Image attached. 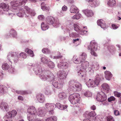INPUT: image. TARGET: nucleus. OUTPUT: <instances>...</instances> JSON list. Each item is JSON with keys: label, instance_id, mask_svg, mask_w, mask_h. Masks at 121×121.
<instances>
[{"label": "nucleus", "instance_id": "f257e3e1", "mask_svg": "<svg viewBox=\"0 0 121 121\" xmlns=\"http://www.w3.org/2000/svg\"><path fill=\"white\" fill-rule=\"evenodd\" d=\"M27 112L29 113L27 118L29 121H37L39 119L36 118L35 113L36 110L35 107L33 106H30L27 109Z\"/></svg>", "mask_w": 121, "mask_h": 121}, {"label": "nucleus", "instance_id": "f03ea898", "mask_svg": "<svg viewBox=\"0 0 121 121\" xmlns=\"http://www.w3.org/2000/svg\"><path fill=\"white\" fill-rule=\"evenodd\" d=\"M80 99V95L78 93H74L70 95L69 98V100L71 103L75 105L76 107L79 106Z\"/></svg>", "mask_w": 121, "mask_h": 121}, {"label": "nucleus", "instance_id": "7ed1b4c3", "mask_svg": "<svg viewBox=\"0 0 121 121\" xmlns=\"http://www.w3.org/2000/svg\"><path fill=\"white\" fill-rule=\"evenodd\" d=\"M69 84L71 90H75V88L78 91H81L82 89V85L81 84L78 82H76L74 80H71L69 81Z\"/></svg>", "mask_w": 121, "mask_h": 121}, {"label": "nucleus", "instance_id": "20e7f679", "mask_svg": "<svg viewBox=\"0 0 121 121\" xmlns=\"http://www.w3.org/2000/svg\"><path fill=\"white\" fill-rule=\"evenodd\" d=\"M97 43L91 41V42L90 45L88 47V49L91 50V55L95 56H97V55L95 52V51L97 50Z\"/></svg>", "mask_w": 121, "mask_h": 121}, {"label": "nucleus", "instance_id": "39448f33", "mask_svg": "<svg viewBox=\"0 0 121 121\" xmlns=\"http://www.w3.org/2000/svg\"><path fill=\"white\" fill-rule=\"evenodd\" d=\"M17 113V111L14 110L8 112L4 117L5 121H12V118L16 116Z\"/></svg>", "mask_w": 121, "mask_h": 121}, {"label": "nucleus", "instance_id": "423d86ee", "mask_svg": "<svg viewBox=\"0 0 121 121\" xmlns=\"http://www.w3.org/2000/svg\"><path fill=\"white\" fill-rule=\"evenodd\" d=\"M7 58L9 60L12 62L13 60L15 62H17L19 58L18 55H17L16 52H10L8 55Z\"/></svg>", "mask_w": 121, "mask_h": 121}, {"label": "nucleus", "instance_id": "0eeeda50", "mask_svg": "<svg viewBox=\"0 0 121 121\" xmlns=\"http://www.w3.org/2000/svg\"><path fill=\"white\" fill-rule=\"evenodd\" d=\"M100 80L99 76L98 75H97L95 77L94 82L92 81L88 82V86L93 87L97 86L99 84Z\"/></svg>", "mask_w": 121, "mask_h": 121}, {"label": "nucleus", "instance_id": "6e6552de", "mask_svg": "<svg viewBox=\"0 0 121 121\" xmlns=\"http://www.w3.org/2000/svg\"><path fill=\"white\" fill-rule=\"evenodd\" d=\"M96 99L98 101L102 102L107 100V96L104 93L101 91L97 94Z\"/></svg>", "mask_w": 121, "mask_h": 121}, {"label": "nucleus", "instance_id": "1a4fd4ad", "mask_svg": "<svg viewBox=\"0 0 121 121\" xmlns=\"http://www.w3.org/2000/svg\"><path fill=\"white\" fill-rule=\"evenodd\" d=\"M24 9L25 10L23 9L22 8H20L19 9V12L17 14V16L20 17H23L24 15L26 14L25 12V10L26 11L27 13H29L30 12V9L27 6H25L24 7Z\"/></svg>", "mask_w": 121, "mask_h": 121}, {"label": "nucleus", "instance_id": "9d476101", "mask_svg": "<svg viewBox=\"0 0 121 121\" xmlns=\"http://www.w3.org/2000/svg\"><path fill=\"white\" fill-rule=\"evenodd\" d=\"M47 20L50 24L52 25L53 26L56 27L59 25L58 21L55 20V18L52 17L50 16L48 17Z\"/></svg>", "mask_w": 121, "mask_h": 121}, {"label": "nucleus", "instance_id": "9b49d317", "mask_svg": "<svg viewBox=\"0 0 121 121\" xmlns=\"http://www.w3.org/2000/svg\"><path fill=\"white\" fill-rule=\"evenodd\" d=\"M67 74L66 72L63 70L59 71L57 73V76L62 79H65L66 78Z\"/></svg>", "mask_w": 121, "mask_h": 121}, {"label": "nucleus", "instance_id": "f8f14e48", "mask_svg": "<svg viewBox=\"0 0 121 121\" xmlns=\"http://www.w3.org/2000/svg\"><path fill=\"white\" fill-rule=\"evenodd\" d=\"M36 98L38 101L40 103H43L45 100V97L42 94H37L36 96Z\"/></svg>", "mask_w": 121, "mask_h": 121}, {"label": "nucleus", "instance_id": "ddd939ff", "mask_svg": "<svg viewBox=\"0 0 121 121\" xmlns=\"http://www.w3.org/2000/svg\"><path fill=\"white\" fill-rule=\"evenodd\" d=\"M46 113V110L44 108H39L38 109L37 112V115L40 117L44 116Z\"/></svg>", "mask_w": 121, "mask_h": 121}, {"label": "nucleus", "instance_id": "4468645a", "mask_svg": "<svg viewBox=\"0 0 121 121\" xmlns=\"http://www.w3.org/2000/svg\"><path fill=\"white\" fill-rule=\"evenodd\" d=\"M89 3L91 7H95L99 4V0H89Z\"/></svg>", "mask_w": 121, "mask_h": 121}, {"label": "nucleus", "instance_id": "2eb2a0df", "mask_svg": "<svg viewBox=\"0 0 121 121\" xmlns=\"http://www.w3.org/2000/svg\"><path fill=\"white\" fill-rule=\"evenodd\" d=\"M64 83V82L61 81L60 80L58 81L53 83V84L54 87L58 89L62 87L63 84Z\"/></svg>", "mask_w": 121, "mask_h": 121}, {"label": "nucleus", "instance_id": "dca6fc26", "mask_svg": "<svg viewBox=\"0 0 121 121\" xmlns=\"http://www.w3.org/2000/svg\"><path fill=\"white\" fill-rule=\"evenodd\" d=\"M97 24L102 28H105L106 27V25L105 22L102 19L98 20L97 21Z\"/></svg>", "mask_w": 121, "mask_h": 121}, {"label": "nucleus", "instance_id": "f3484780", "mask_svg": "<svg viewBox=\"0 0 121 121\" xmlns=\"http://www.w3.org/2000/svg\"><path fill=\"white\" fill-rule=\"evenodd\" d=\"M55 104L52 103H46L45 105V107L46 110L48 111L54 109Z\"/></svg>", "mask_w": 121, "mask_h": 121}, {"label": "nucleus", "instance_id": "a211bd4d", "mask_svg": "<svg viewBox=\"0 0 121 121\" xmlns=\"http://www.w3.org/2000/svg\"><path fill=\"white\" fill-rule=\"evenodd\" d=\"M0 8L3 9L4 11H7L9 10V6L8 4L2 3L0 4Z\"/></svg>", "mask_w": 121, "mask_h": 121}, {"label": "nucleus", "instance_id": "6ab92c4d", "mask_svg": "<svg viewBox=\"0 0 121 121\" xmlns=\"http://www.w3.org/2000/svg\"><path fill=\"white\" fill-rule=\"evenodd\" d=\"M68 64L66 62H64L59 64L58 65L59 68L63 69L67 68L68 67Z\"/></svg>", "mask_w": 121, "mask_h": 121}, {"label": "nucleus", "instance_id": "aec40b11", "mask_svg": "<svg viewBox=\"0 0 121 121\" xmlns=\"http://www.w3.org/2000/svg\"><path fill=\"white\" fill-rule=\"evenodd\" d=\"M105 77L106 79L109 80L112 76L111 73L109 71H106L104 72Z\"/></svg>", "mask_w": 121, "mask_h": 121}, {"label": "nucleus", "instance_id": "412c9836", "mask_svg": "<svg viewBox=\"0 0 121 121\" xmlns=\"http://www.w3.org/2000/svg\"><path fill=\"white\" fill-rule=\"evenodd\" d=\"M84 13L87 17H91L94 15V13L92 11L89 10H86L84 11Z\"/></svg>", "mask_w": 121, "mask_h": 121}, {"label": "nucleus", "instance_id": "4be33fe9", "mask_svg": "<svg viewBox=\"0 0 121 121\" xmlns=\"http://www.w3.org/2000/svg\"><path fill=\"white\" fill-rule=\"evenodd\" d=\"M3 106L6 111L8 110L9 106L7 103L4 102H2L0 106V108H1V109H2Z\"/></svg>", "mask_w": 121, "mask_h": 121}, {"label": "nucleus", "instance_id": "5701e85b", "mask_svg": "<svg viewBox=\"0 0 121 121\" xmlns=\"http://www.w3.org/2000/svg\"><path fill=\"white\" fill-rule=\"evenodd\" d=\"M73 60L74 62L76 64H80L82 62V60H81L79 57H78L76 56H74L73 57Z\"/></svg>", "mask_w": 121, "mask_h": 121}, {"label": "nucleus", "instance_id": "b1692460", "mask_svg": "<svg viewBox=\"0 0 121 121\" xmlns=\"http://www.w3.org/2000/svg\"><path fill=\"white\" fill-rule=\"evenodd\" d=\"M70 12L71 13H75L78 12V10L75 6L72 5L71 6Z\"/></svg>", "mask_w": 121, "mask_h": 121}, {"label": "nucleus", "instance_id": "393cba45", "mask_svg": "<svg viewBox=\"0 0 121 121\" xmlns=\"http://www.w3.org/2000/svg\"><path fill=\"white\" fill-rule=\"evenodd\" d=\"M27 1V0H23L21 2L16 1L15 4V6H21L26 3Z\"/></svg>", "mask_w": 121, "mask_h": 121}, {"label": "nucleus", "instance_id": "a878e982", "mask_svg": "<svg viewBox=\"0 0 121 121\" xmlns=\"http://www.w3.org/2000/svg\"><path fill=\"white\" fill-rule=\"evenodd\" d=\"M25 52L29 54L30 56L33 57L34 56V54L33 51L30 49H29L28 48H26L25 49Z\"/></svg>", "mask_w": 121, "mask_h": 121}, {"label": "nucleus", "instance_id": "bb28decb", "mask_svg": "<svg viewBox=\"0 0 121 121\" xmlns=\"http://www.w3.org/2000/svg\"><path fill=\"white\" fill-rule=\"evenodd\" d=\"M79 57L81 60H82V62H83L86 59L87 57V55L86 53H82Z\"/></svg>", "mask_w": 121, "mask_h": 121}, {"label": "nucleus", "instance_id": "cd10ccee", "mask_svg": "<svg viewBox=\"0 0 121 121\" xmlns=\"http://www.w3.org/2000/svg\"><path fill=\"white\" fill-rule=\"evenodd\" d=\"M88 114V116H89L90 117H94L96 115L95 112H91L88 113V112H86L85 114V117H86V115Z\"/></svg>", "mask_w": 121, "mask_h": 121}, {"label": "nucleus", "instance_id": "c85d7f7f", "mask_svg": "<svg viewBox=\"0 0 121 121\" xmlns=\"http://www.w3.org/2000/svg\"><path fill=\"white\" fill-rule=\"evenodd\" d=\"M57 117L56 116H52L47 118L46 119V121H56Z\"/></svg>", "mask_w": 121, "mask_h": 121}, {"label": "nucleus", "instance_id": "c756f323", "mask_svg": "<svg viewBox=\"0 0 121 121\" xmlns=\"http://www.w3.org/2000/svg\"><path fill=\"white\" fill-rule=\"evenodd\" d=\"M109 6H114L116 4V1L115 0H109L108 3Z\"/></svg>", "mask_w": 121, "mask_h": 121}, {"label": "nucleus", "instance_id": "7c9ffc66", "mask_svg": "<svg viewBox=\"0 0 121 121\" xmlns=\"http://www.w3.org/2000/svg\"><path fill=\"white\" fill-rule=\"evenodd\" d=\"M48 26L47 24H45L43 22L41 24V28L43 30H46L48 28Z\"/></svg>", "mask_w": 121, "mask_h": 121}, {"label": "nucleus", "instance_id": "2f4dec72", "mask_svg": "<svg viewBox=\"0 0 121 121\" xmlns=\"http://www.w3.org/2000/svg\"><path fill=\"white\" fill-rule=\"evenodd\" d=\"M102 87L104 90L107 91L108 92L109 89V87L108 85L106 83H104L102 85Z\"/></svg>", "mask_w": 121, "mask_h": 121}, {"label": "nucleus", "instance_id": "473e14b6", "mask_svg": "<svg viewBox=\"0 0 121 121\" xmlns=\"http://www.w3.org/2000/svg\"><path fill=\"white\" fill-rule=\"evenodd\" d=\"M59 98L61 99H63L66 97V94L65 92H61L59 94Z\"/></svg>", "mask_w": 121, "mask_h": 121}, {"label": "nucleus", "instance_id": "72a5a7b5", "mask_svg": "<svg viewBox=\"0 0 121 121\" xmlns=\"http://www.w3.org/2000/svg\"><path fill=\"white\" fill-rule=\"evenodd\" d=\"M2 68L4 70H7L9 68V65L7 63H4L2 65Z\"/></svg>", "mask_w": 121, "mask_h": 121}, {"label": "nucleus", "instance_id": "f704fd0d", "mask_svg": "<svg viewBox=\"0 0 121 121\" xmlns=\"http://www.w3.org/2000/svg\"><path fill=\"white\" fill-rule=\"evenodd\" d=\"M86 27H84L83 28L85 29L86 28V29L85 30H82L81 29L79 31H78V34H79L82 35H84V34H86V33L87 31L86 30Z\"/></svg>", "mask_w": 121, "mask_h": 121}, {"label": "nucleus", "instance_id": "c9c22d12", "mask_svg": "<svg viewBox=\"0 0 121 121\" xmlns=\"http://www.w3.org/2000/svg\"><path fill=\"white\" fill-rule=\"evenodd\" d=\"M47 64L48 66L50 68H53L54 67V63L51 61H49Z\"/></svg>", "mask_w": 121, "mask_h": 121}, {"label": "nucleus", "instance_id": "e433bc0d", "mask_svg": "<svg viewBox=\"0 0 121 121\" xmlns=\"http://www.w3.org/2000/svg\"><path fill=\"white\" fill-rule=\"evenodd\" d=\"M10 33L13 37H15L17 35L16 31L13 29H12L10 31Z\"/></svg>", "mask_w": 121, "mask_h": 121}, {"label": "nucleus", "instance_id": "4c0bfd02", "mask_svg": "<svg viewBox=\"0 0 121 121\" xmlns=\"http://www.w3.org/2000/svg\"><path fill=\"white\" fill-rule=\"evenodd\" d=\"M19 58L20 57H22L24 58H25L27 56L26 54L25 53L23 52H22L20 53L19 55H18Z\"/></svg>", "mask_w": 121, "mask_h": 121}, {"label": "nucleus", "instance_id": "58836bf2", "mask_svg": "<svg viewBox=\"0 0 121 121\" xmlns=\"http://www.w3.org/2000/svg\"><path fill=\"white\" fill-rule=\"evenodd\" d=\"M42 52L43 53L49 54L50 53V51L49 49L47 48H44L42 49Z\"/></svg>", "mask_w": 121, "mask_h": 121}, {"label": "nucleus", "instance_id": "ea45409f", "mask_svg": "<svg viewBox=\"0 0 121 121\" xmlns=\"http://www.w3.org/2000/svg\"><path fill=\"white\" fill-rule=\"evenodd\" d=\"M73 26L74 30L77 32L78 31H79L80 29V27L76 24H74L73 25Z\"/></svg>", "mask_w": 121, "mask_h": 121}, {"label": "nucleus", "instance_id": "a19ab883", "mask_svg": "<svg viewBox=\"0 0 121 121\" xmlns=\"http://www.w3.org/2000/svg\"><path fill=\"white\" fill-rule=\"evenodd\" d=\"M84 95L85 96L87 97H91L92 96L91 93L88 91H87L85 92Z\"/></svg>", "mask_w": 121, "mask_h": 121}, {"label": "nucleus", "instance_id": "79ce46f5", "mask_svg": "<svg viewBox=\"0 0 121 121\" xmlns=\"http://www.w3.org/2000/svg\"><path fill=\"white\" fill-rule=\"evenodd\" d=\"M41 9L43 10H46L48 9L47 7L45 5V3L43 2L41 4Z\"/></svg>", "mask_w": 121, "mask_h": 121}, {"label": "nucleus", "instance_id": "37998d69", "mask_svg": "<svg viewBox=\"0 0 121 121\" xmlns=\"http://www.w3.org/2000/svg\"><path fill=\"white\" fill-rule=\"evenodd\" d=\"M55 105L56 107L62 110L63 109V105L59 103H56Z\"/></svg>", "mask_w": 121, "mask_h": 121}, {"label": "nucleus", "instance_id": "c03bdc74", "mask_svg": "<svg viewBox=\"0 0 121 121\" xmlns=\"http://www.w3.org/2000/svg\"><path fill=\"white\" fill-rule=\"evenodd\" d=\"M82 65H83L82 66L83 67L86 68V67L89 66V63L88 61H85L83 63H82Z\"/></svg>", "mask_w": 121, "mask_h": 121}, {"label": "nucleus", "instance_id": "a18cd8bd", "mask_svg": "<svg viewBox=\"0 0 121 121\" xmlns=\"http://www.w3.org/2000/svg\"><path fill=\"white\" fill-rule=\"evenodd\" d=\"M48 58L46 56H44L41 59V62L43 63H46L48 62Z\"/></svg>", "mask_w": 121, "mask_h": 121}, {"label": "nucleus", "instance_id": "49530a36", "mask_svg": "<svg viewBox=\"0 0 121 121\" xmlns=\"http://www.w3.org/2000/svg\"><path fill=\"white\" fill-rule=\"evenodd\" d=\"M5 86L3 85H0V92L1 93H4V88Z\"/></svg>", "mask_w": 121, "mask_h": 121}, {"label": "nucleus", "instance_id": "de8ad7c7", "mask_svg": "<svg viewBox=\"0 0 121 121\" xmlns=\"http://www.w3.org/2000/svg\"><path fill=\"white\" fill-rule=\"evenodd\" d=\"M114 94L115 96L118 97H120L121 96V93H119L117 91H114Z\"/></svg>", "mask_w": 121, "mask_h": 121}, {"label": "nucleus", "instance_id": "09e8293b", "mask_svg": "<svg viewBox=\"0 0 121 121\" xmlns=\"http://www.w3.org/2000/svg\"><path fill=\"white\" fill-rule=\"evenodd\" d=\"M107 121H114V120L113 117L111 116H108L107 118Z\"/></svg>", "mask_w": 121, "mask_h": 121}, {"label": "nucleus", "instance_id": "8fccbe9b", "mask_svg": "<svg viewBox=\"0 0 121 121\" xmlns=\"http://www.w3.org/2000/svg\"><path fill=\"white\" fill-rule=\"evenodd\" d=\"M115 99V98L113 96H111L110 98H109L108 99V101L109 102H110L113 101H114Z\"/></svg>", "mask_w": 121, "mask_h": 121}, {"label": "nucleus", "instance_id": "3c124183", "mask_svg": "<svg viewBox=\"0 0 121 121\" xmlns=\"http://www.w3.org/2000/svg\"><path fill=\"white\" fill-rule=\"evenodd\" d=\"M116 25L115 24H113L112 25V28L114 30L118 28L119 26V25Z\"/></svg>", "mask_w": 121, "mask_h": 121}, {"label": "nucleus", "instance_id": "603ef678", "mask_svg": "<svg viewBox=\"0 0 121 121\" xmlns=\"http://www.w3.org/2000/svg\"><path fill=\"white\" fill-rule=\"evenodd\" d=\"M108 49H109V50L111 52H114L115 50V49L114 47L111 46L110 47V49L108 48Z\"/></svg>", "mask_w": 121, "mask_h": 121}, {"label": "nucleus", "instance_id": "864d4df0", "mask_svg": "<svg viewBox=\"0 0 121 121\" xmlns=\"http://www.w3.org/2000/svg\"><path fill=\"white\" fill-rule=\"evenodd\" d=\"M38 18L40 20H43L44 18V17L43 15H40L39 16Z\"/></svg>", "mask_w": 121, "mask_h": 121}, {"label": "nucleus", "instance_id": "5fc2aeb1", "mask_svg": "<svg viewBox=\"0 0 121 121\" xmlns=\"http://www.w3.org/2000/svg\"><path fill=\"white\" fill-rule=\"evenodd\" d=\"M114 115L116 116H118L120 115L119 111L117 110H114Z\"/></svg>", "mask_w": 121, "mask_h": 121}, {"label": "nucleus", "instance_id": "6e6d98bb", "mask_svg": "<svg viewBox=\"0 0 121 121\" xmlns=\"http://www.w3.org/2000/svg\"><path fill=\"white\" fill-rule=\"evenodd\" d=\"M49 113V114L50 115H53L54 113V109L47 111Z\"/></svg>", "mask_w": 121, "mask_h": 121}, {"label": "nucleus", "instance_id": "4d7b16f0", "mask_svg": "<svg viewBox=\"0 0 121 121\" xmlns=\"http://www.w3.org/2000/svg\"><path fill=\"white\" fill-rule=\"evenodd\" d=\"M28 94V93L26 91H21V95H27Z\"/></svg>", "mask_w": 121, "mask_h": 121}, {"label": "nucleus", "instance_id": "13d9d810", "mask_svg": "<svg viewBox=\"0 0 121 121\" xmlns=\"http://www.w3.org/2000/svg\"><path fill=\"white\" fill-rule=\"evenodd\" d=\"M72 35H73V37L76 38L78 36V35L75 33H72Z\"/></svg>", "mask_w": 121, "mask_h": 121}, {"label": "nucleus", "instance_id": "bf43d9fd", "mask_svg": "<svg viewBox=\"0 0 121 121\" xmlns=\"http://www.w3.org/2000/svg\"><path fill=\"white\" fill-rule=\"evenodd\" d=\"M76 16L77 19H79L81 17V15L80 14L78 13L76 14Z\"/></svg>", "mask_w": 121, "mask_h": 121}, {"label": "nucleus", "instance_id": "052dcab7", "mask_svg": "<svg viewBox=\"0 0 121 121\" xmlns=\"http://www.w3.org/2000/svg\"><path fill=\"white\" fill-rule=\"evenodd\" d=\"M67 9V7L65 5L63 6L62 8V10L64 11H65Z\"/></svg>", "mask_w": 121, "mask_h": 121}, {"label": "nucleus", "instance_id": "680f3d73", "mask_svg": "<svg viewBox=\"0 0 121 121\" xmlns=\"http://www.w3.org/2000/svg\"><path fill=\"white\" fill-rule=\"evenodd\" d=\"M18 99L19 100L22 101L23 100V97L21 96H19L18 97Z\"/></svg>", "mask_w": 121, "mask_h": 121}, {"label": "nucleus", "instance_id": "e2e57ef3", "mask_svg": "<svg viewBox=\"0 0 121 121\" xmlns=\"http://www.w3.org/2000/svg\"><path fill=\"white\" fill-rule=\"evenodd\" d=\"M91 108L93 110H95L96 109V107L95 105H93L91 107Z\"/></svg>", "mask_w": 121, "mask_h": 121}, {"label": "nucleus", "instance_id": "0e129e2a", "mask_svg": "<svg viewBox=\"0 0 121 121\" xmlns=\"http://www.w3.org/2000/svg\"><path fill=\"white\" fill-rule=\"evenodd\" d=\"M3 73L1 72H0V79H2L3 77Z\"/></svg>", "mask_w": 121, "mask_h": 121}, {"label": "nucleus", "instance_id": "69168bd1", "mask_svg": "<svg viewBox=\"0 0 121 121\" xmlns=\"http://www.w3.org/2000/svg\"><path fill=\"white\" fill-rule=\"evenodd\" d=\"M78 73H79L80 74H83V72L81 70H80L79 71H78Z\"/></svg>", "mask_w": 121, "mask_h": 121}, {"label": "nucleus", "instance_id": "338daca9", "mask_svg": "<svg viewBox=\"0 0 121 121\" xmlns=\"http://www.w3.org/2000/svg\"><path fill=\"white\" fill-rule=\"evenodd\" d=\"M79 40V39H73V43H75V42H76L77 41H78Z\"/></svg>", "mask_w": 121, "mask_h": 121}, {"label": "nucleus", "instance_id": "774afa93", "mask_svg": "<svg viewBox=\"0 0 121 121\" xmlns=\"http://www.w3.org/2000/svg\"><path fill=\"white\" fill-rule=\"evenodd\" d=\"M76 16V15L73 16V17H72V19H77Z\"/></svg>", "mask_w": 121, "mask_h": 121}]
</instances>
